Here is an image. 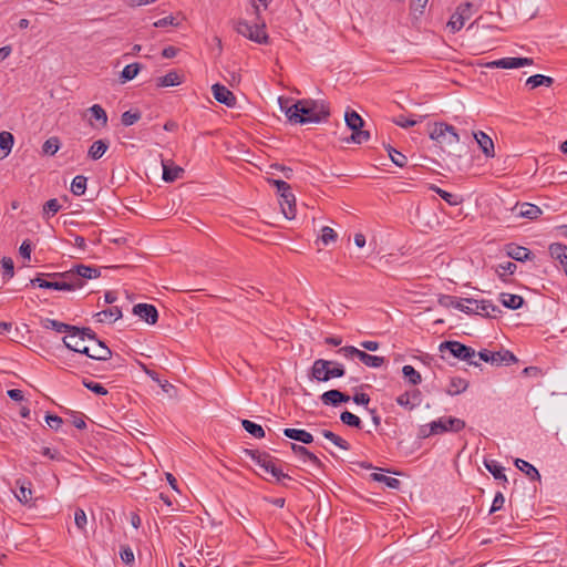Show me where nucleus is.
Listing matches in <instances>:
<instances>
[{
  "label": "nucleus",
  "instance_id": "obj_1",
  "mask_svg": "<svg viewBox=\"0 0 567 567\" xmlns=\"http://www.w3.org/2000/svg\"><path fill=\"white\" fill-rule=\"evenodd\" d=\"M279 105L291 124L305 125L326 122L330 116L329 104L323 100L279 97Z\"/></svg>",
  "mask_w": 567,
  "mask_h": 567
},
{
  "label": "nucleus",
  "instance_id": "obj_2",
  "mask_svg": "<svg viewBox=\"0 0 567 567\" xmlns=\"http://www.w3.org/2000/svg\"><path fill=\"white\" fill-rule=\"evenodd\" d=\"M346 374L344 365L337 361L317 359L313 361L310 378L318 382H327L330 379L342 378Z\"/></svg>",
  "mask_w": 567,
  "mask_h": 567
},
{
  "label": "nucleus",
  "instance_id": "obj_3",
  "mask_svg": "<svg viewBox=\"0 0 567 567\" xmlns=\"http://www.w3.org/2000/svg\"><path fill=\"white\" fill-rule=\"evenodd\" d=\"M441 352L449 351L454 358L465 361L470 365L480 367V362L475 360V350L460 341L446 340L439 347Z\"/></svg>",
  "mask_w": 567,
  "mask_h": 567
},
{
  "label": "nucleus",
  "instance_id": "obj_4",
  "mask_svg": "<svg viewBox=\"0 0 567 567\" xmlns=\"http://www.w3.org/2000/svg\"><path fill=\"white\" fill-rule=\"evenodd\" d=\"M236 31L259 44H267L269 41V37L266 32V23L260 19H256L254 24H250L247 21H239L237 23Z\"/></svg>",
  "mask_w": 567,
  "mask_h": 567
},
{
  "label": "nucleus",
  "instance_id": "obj_5",
  "mask_svg": "<svg viewBox=\"0 0 567 567\" xmlns=\"http://www.w3.org/2000/svg\"><path fill=\"white\" fill-rule=\"evenodd\" d=\"M430 138L441 146H452L460 143V135L456 128L445 122L434 123L433 128L430 131Z\"/></svg>",
  "mask_w": 567,
  "mask_h": 567
},
{
  "label": "nucleus",
  "instance_id": "obj_6",
  "mask_svg": "<svg viewBox=\"0 0 567 567\" xmlns=\"http://www.w3.org/2000/svg\"><path fill=\"white\" fill-rule=\"evenodd\" d=\"M344 121L347 126L352 131V134L348 141H351L355 144H362L370 138V132L362 130L364 125L363 118L354 110L348 109L346 111Z\"/></svg>",
  "mask_w": 567,
  "mask_h": 567
},
{
  "label": "nucleus",
  "instance_id": "obj_7",
  "mask_svg": "<svg viewBox=\"0 0 567 567\" xmlns=\"http://www.w3.org/2000/svg\"><path fill=\"white\" fill-rule=\"evenodd\" d=\"M465 426V421L455 416H443L432 421V430L436 431V435L446 432L458 433Z\"/></svg>",
  "mask_w": 567,
  "mask_h": 567
},
{
  "label": "nucleus",
  "instance_id": "obj_8",
  "mask_svg": "<svg viewBox=\"0 0 567 567\" xmlns=\"http://www.w3.org/2000/svg\"><path fill=\"white\" fill-rule=\"evenodd\" d=\"M278 462H280L279 458L268 454V457H266V460L262 461L258 466L262 468L265 473L270 474L278 483H281L284 480H291L290 475L284 473L281 468L278 467Z\"/></svg>",
  "mask_w": 567,
  "mask_h": 567
},
{
  "label": "nucleus",
  "instance_id": "obj_9",
  "mask_svg": "<svg viewBox=\"0 0 567 567\" xmlns=\"http://www.w3.org/2000/svg\"><path fill=\"white\" fill-rule=\"evenodd\" d=\"M48 274H38L33 279L30 280V285L37 286L42 289H53V290H63L71 291L72 285L61 282L58 279L47 280L43 277H48Z\"/></svg>",
  "mask_w": 567,
  "mask_h": 567
},
{
  "label": "nucleus",
  "instance_id": "obj_10",
  "mask_svg": "<svg viewBox=\"0 0 567 567\" xmlns=\"http://www.w3.org/2000/svg\"><path fill=\"white\" fill-rule=\"evenodd\" d=\"M48 278L61 279V282L72 285V290L80 289L84 286V281L79 278L75 267L63 272H51L47 275Z\"/></svg>",
  "mask_w": 567,
  "mask_h": 567
},
{
  "label": "nucleus",
  "instance_id": "obj_11",
  "mask_svg": "<svg viewBox=\"0 0 567 567\" xmlns=\"http://www.w3.org/2000/svg\"><path fill=\"white\" fill-rule=\"evenodd\" d=\"M133 313L138 316L148 324H155L158 320V311L155 306L150 303H137L133 307Z\"/></svg>",
  "mask_w": 567,
  "mask_h": 567
},
{
  "label": "nucleus",
  "instance_id": "obj_12",
  "mask_svg": "<svg viewBox=\"0 0 567 567\" xmlns=\"http://www.w3.org/2000/svg\"><path fill=\"white\" fill-rule=\"evenodd\" d=\"M463 301L465 300L457 299L456 297L449 295H441L437 300L439 305L444 308H455L466 315H473L474 308L472 307V305H464Z\"/></svg>",
  "mask_w": 567,
  "mask_h": 567
},
{
  "label": "nucleus",
  "instance_id": "obj_13",
  "mask_svg": "<svg viewBox=\"0 0 567 567\" xmlns=\"http://www.w3.org/2000/svg\"><path fill=\"white\" fill-rule=\"evenodd\" d=\"M212 92L217 102L228 107H234L236 105V96L225 85L216 83L212 86Z\"/></svg>",
  "mask_w": 567,
  "mask_h": 567
},
{
  "label": "nucleus",
  "instance_id": "obj_14",
  "mask_svg": "<svg viewBox=\"0 0 567 567\" xmlns=\"http://www.w3.org/2000/svg\"><path fill=\"white\" fill-rule=\"evenodd\" d=\"M350 399V395L337 389L328 390L320 395L322 404L327 406H339L341 403L349 402Z\"/></svg>",
  "mask_w": 567,
  "mask_h": 567
},
{
  "label": "nucleus",
  "instance_id": "obj_15",
  "mask_svg": "<svg viewBox=\"0 0 567 567\" xmlns=\"http://www.w3.org/2000/svg\"><path fill=\"white\" fill-rule=\"evenodd\" d=\"M279 204L287 219H293L296 217V197L291 188L280 195Z\"/></svg>",
  "mask_w": 567,
  "mask_h": 567
},
{
  "label": "nucleus",
  "instance_id": "obj_16",
  "mask_svg": "<svg viewBox=\"0 0 567 567\" xmlns=\"http://www.w3.org/2000/svg\"><path fill=\"white\" fill-rule=\"evenodd\" d=\"M40 323H41L42 328H44V329L54 330L60 333H62V332L68 333L70 339L72 337V332L78 331L76 326L64 323V322L58 321L55 319L44 318V319H41Z\"/></svg>",
  "mask_w": 567,
  "mask_h": 567
},
{
  "label": "nucleus",
  "instance_id": "obj_17",
  "mask_svg": "<svg viewBox=\"0 0 567 567\" xmlns=\"http://www.w3.org/2000/svg\"><path fill=\"white\" fill-rule=\"evenodd\" d=\"M87 112L91 114V126L102 128L107 125V114L100 104L92 105L87 109Z\"/></svg>",
  "mask_w": 567,
  "mask_h": 567
},
{
  "label": "nucleus",
  "instance_id": "obj_18",
  "mask_svg": "<svg viewBox=\"0 0 567 567\" xmlns=\"http://www.w3.org/2000/svg\"><path fill=\"white\" fill-rule=\"evenodd\" d=\"M291 451L300 456L303 462H310L313 466L317 468H322L323 463L318 458L317 455H315L312 452H310L308 449H306L302 445H298L296 443H289Z\"/></svg>",
  "mask_w": 567,
  "mask_h": 567
},
{
  "label": "nucleus",
  "instance_id": "obj_19",
  "mask_svg": "<svg viewBox=\"0 0 567 567\" xmlns=\"http://www.w3.org/2000/svg\"><path fill=\"white\" fill-rule=\"evenodd\" d=\"M548 251L553 259L559 261L567 275V246L560 243H553L549 245Z\"/></svg>",
  "mask_w": 567,
  "mask_h": 567
},
{
  "label": "nucleus",
  "instance_id": "obj_20",
  "mask_svg": "<svg viewBox=\"0 0 567 567\" xmlns=\"http://www.w3.org/2000/svg\"><path fill=\"white\" fill-rule=\"evenodd\" d=\"M534 60L532 58H502L497 60L498 69H517L526 65H532Z\"/></svg>",
  "mask_w": 567,
  "mask_h": 567
},
{
  "label": "nucleus",
  "instance_id": "obj_21",
  "mask_svg": "<svg viewBox=\"0 0 567 567\" xmlns=\"http://www.w3.org/2000/svg\"><path fill=\"white\" fill-rule=\"evenodd\" d=\"M122 310L117 306L110 307L105 310L96 312L93 317L96 322H113L122 318Z\"/></svg>",
  "mask_w": 567,
  "mask_h": 567
},
{
  "label": "nucleus",
  "instance_id": "obj_22",
  "mask_svg": "<svg viewBox=\"0 0 567 567\" xmlns=\"http://www.w3.org/2000/svg\"><path fill=\"white\" fill-rule=\"evenodd\" d=\"M284 435L302 444H310L313 442V435L310 432L301 429L286 427L284 429Z\"/></svg>",
  "mask_w": 567,
  "mask_h": 567
},
{
  "label": "nucleus",
  "instance_id": "obj_23",
  "mask_svg": "<svg viewBox=\"0 0 567 567\" xmlns=\"http://www.w3.org/2000/svg\"><path fill=\"white\" fill-rule=\"evenodd\" d=\"M506 254L509 258L517 261H526L530 259L532 256V251L528 248L515 244L506 246Z\"/></svg>",
  "mask_w": 567,
  "mask_h": 567
},
{
  "label": "nucleus",
  "instance_id": "obj_24",
  "mask_svg": "<svg viewBox=\"0 0 567 567\" xmlns=\"http://www.w3.org/2000/svg\"><path fill=\"white\" fill-rule=\"evenodd\" d=\"M17 484L19 485V491L16 493L17 499L23 505L31 504V502H32L31 482L18 480Z\"/></svg>",
  "mask_w": 567,
  "mask_h": 567
},
{
  "label": "nucleus",
  "instance_id": "obj_25",
  "mask_svg": "<svg viewBox=\"0 0 567 567\" xmlns=\"http://www.w3.org/2000/svg\"><path fill=\"white\" fill-rule=\"evenodd\" d=\"M499 302L511 310H517L523 307L524 305V298L519 295H512V293H501L499 295Z\"/></svg>",
  "mask_w": 567,
  "mask_h": 567
},
{
  "label": "nucleus",
  "instance_id": "obj_26",
  "mask_svg": "<svg viewBox=\"0 0 567 567\" xmlns=\"http://www.w3.org/2000/svg\"><path fill=\"white\" fill-rule=\"evenodd\" d=\"M109 147L110 142L107 140H97L90 146L87 156L93 161H97L106 153Z\"/></svg>",
  "mask_w": 567,
  "mask_h": 567
},
{
  "label": "nucleus",
  "instance_id": "obj_27",
  "mask_svg": "<svg viewBox=\"0 0 567 567\" xmlns=\"http://www.w3.org/2000/svg\"><path fill=\"white\" fill-rule=\"evenodd\" d=\"M514 464H515V466L519 471L525 473V475L529 480H532V481H540V474H539L538 470L533 464H530L529 462H527L525 460H522V458H516Z\"/></svg>",
  "mask_w": 567,
  "mask_h": 567
},
{
  "label": "nucleus",
  "instance_id": "obj_28",
  "mask_svg": "<svg viewBox=\"0 0 567 567\" xmlns=\"http://www.w3.org/2000/svg\"><path fill=\"white\" fill-rule=\"evenodd\" d=\"M163 165V179L167 183H172L179 178L184 173V169L181 166L174 165L173 163L168 164L162 161Z\"/></svg>",
  "mask_w": 567,
  "mask_h": 567
},
{
  "label": "nucleus",
  "instance_id": "obj_29",
  "mask_svg": "<svg viewBox=\"0 0 567 567\" xmlns=\"http://www.w3.org/2000/svg\"><path fill=\"white\" fill-rule=\"evenodd\" d=\"M474 137L486 156H494V143L487 134L480 131L474 133Z\"/></svg>",
  "mask_w": 567,
  "mask_h": 567
},
{
  "label": "nucleus",
  "instance_id": "obj_30",
  "mask_svg": "<svg viewBox=\"0 0 567 567\" xmlns=\"http://www.w3.org/2000/svg\"><path fill=\"white\" fill-rule=\"evenodd\" d=\"M467 388H468L467 380L460 378V377H452L450 379V385L446 389V393L449 395L454 396V395L465 392L467 390Z\"/></svg>",
  "mask_w": 567,
  "mask_h": 567
},
{
  "label": "nucleus",
  "instance_id": "obj_31",
  "mask_svg": "<svg viewBox=\"0 0 567 567\" xmlns=\"http://www.w3.org/2000/svg\"><path fill=\"white\" fill-rule=\"evenodd\" d=\"M484 465L486 470L494 476L495 480L507 483V477L504 473V467L495 460H485Z\"/></svg>",
  "mask_w": 567,
  "mask_h": 567
},
{
  "label": "nucleus",
  "instance_id": "obj_32",
  "mask_svg": "<svg viewBox=\"0 0 567 567\" xmlns=\"http://www.w3.org/2000/svg\"><path fill=\"white\" fill-rule=\"evenodd\" d=\"M430 189L437 194L444 202H446L451 206H457L463 202L460 195L446 192L436 185L432 184L430 186Z\"/></svg>",
  "mask_w": 567,
  "mask_h": 567
},
{
  "label": "nucleus",
  "instance_id": "obj_33",
  "mask_svg": "<svg viewBox=\"0 0 567 567\" xmlns=\"http://www.w3.org/2000/svg\"><path fill=\"white\" fill-rule=\"evenodd\" d=\"M517 215L528 219H536L542 215V209L537 205L523 203L518 206Z\"/></svg>",
  "mask_w": 567,
  "mask_h": 567
},
{
  "label": "nucleus",
  "instance_id": "obj_34",
  "mask_svg": "<svg viewBox=\"0 0 567 567\" xmlns=\"http://www.w3.org/2000/svg\"><path fill=\"white\" fill-rule=\"evenodd\" d=\"M553 84H554V79L550 76H547V75H543V74L532 75L526 80V83H525V85L528 87V90H534L542 85L549 87Z\"/></svg>",
  "mask_w": 567,
  "mask_h": 567
},
{
  "label": "nucleus",
  "instance_id": "obj_35",
  "mask_svg": "<svg viewBox=\"0 0 567 567\" xmlns=\"http://www.w3.org/2000/svg\"><path fill=\"white\" fill-rule=\"evenodd\" d=\"M89 358L97 361H106L112 358V351L106 346H93L89 348Z\"/></svg>",
  "mask_w": 567,
  "mask_h": 567
},
{
  "label": "nucleus",
  "instance_id": "obj_36",
  "mask_svg": "<svg viewBox=\"0 0 567 567\" xmlns=\"http://www.w3.org/2000/svg\"><path fill=\"white\" fill-rule=\"evenodd\" d=\"M182 83L181 75L177 71H169L164 76L157 79L156 85L158 87L176 86Z\"/></svg>",
  "mask_w": 567,
  "mask_h": 567
},
{
  "label": "nucleus",
  "instance_id": "obj_37",
  "mask_svg": "<svg viewBox=\"0 0 567 567\" xmlns=\"http://www.w3.org/2000/svg\"><path fill=\"white\" fill-rule=\"evenodd\" d=\"M80 279H93L101 276V270L94 266L76 265L74 266Z\"/></svg>",
  "mask_w": 567,
  "mask_h": 567
},
{
  "label": "nucleus",
  "instance_id": "obj_38",
  "mask_svg": "<svg viewBox=\"0 0 567 567\" xmlns=\"http://www.w3.org/2000/svg\"><path fill=\"white\" fill-rule=\"evenodd\" d=\"M358 359L370 368H380L385 362L384 357L372 355L362 350H360Z\"/></svg>",
  "mask_w": 567,
  "mask_h": 567
},
{
  "label": "nucleus",
  "instance_id": "obj_39",
  "mask_svg": "<svg viewBox=\"0 0 567 567\" xmlns=\"http://www.w3.org/2000/svg\"><path fill=\"white\" fill-rule=\"evenodd\" d=\"M476 355L481 361L491 363L493 365H501L503 363V359L501 358L499 351L493 352L487 349H483L478 353H476Z\"/></svg>",
  "mask_w": 567,
  "mask_h": 567
},
{
  "label": "nucleus",
  "instance_id": "obj_40",
  "mask_svg": "<svg viewBox=\"0 0 567 567\" xmlns=\"http://www.w3.org/2000/svg\"><path fill=\"white\" fill-rule=\"evenodd\" d=\"M371 478L374 482L383 483L386 487L392 488V489H399L401 487L400 480H398L395 477L386 476L381 473H372Z\"/></svg>",
  "mask_w": 567,
  "mask_h": 567
},
{
  "label": "nucleus",
  "instance_id": "obj_41",
  "mask_svg": "<svg viewBox=\"0 0 567 567\" xmlns=\"http://www.w3.org/2000/svg\"><path fill=\"white\" fill-rule=\"evenodd\" d=\"M241 426L247 431L250 435L256 439L265 437L266 433L261 425L250 421V420H241Z\"/></svg>",
  "mask_w": 567,
  "mask_h": 567
},
{
  "label": "nucleus",
  "instance_id": "obj_42",
  "mask_svg": "<svg viewBox=\"0 0 567 567\" xmlns=\"http://www.w3.org/2000/svg\"><path fill=\"white\" fill-rule=\"evenodd\" d=\"M62 341L68 349L82 354H89V347L84 346V341H80L79 338L70 339L69 336H66Z\"/></svg>",
  "mask_w": 567,
  "mask_h": 567
},
{
  "label": "nucleus",
  "instance_id": "obj_43",
  "mask_svg": "<svg viewBox=\"0 0 567 567\" xmlns=\"http://www.w3.org/2000/svg\"><path fill=\"white\" fill-rule=\"evenodd\" d=\"M321 434L323 435V437H326L327 440L332 442L336 446L340 447L341 450L348 451V450L351 449V445H350V443L348 441H346L341 436L337 435L332 431L322 430Z\"/></svg>",
  "mask_w": 567,
  "mask_h": 567
},
{
  "label": "nucleus",
  "instance_id": "obj_44",
  "mask_svg": "<svg viewBox=\"0 0 567 567\" xmlns=\"http://www.w3.org/2000/svg\"><path fill=\"white\" fill-rule=\"evenodd\" d=\"M141 69H142V64H140L137 62L127 64L121 72V76H120L121 82L125 83L127 81L133 80L138 74Z\"/></svg>",
  "mask_w": 567,
  "mask_h": 567
},
{
  "label": "nucleus",
  "instance_id": "obj_45",
  "mask_svg": "<svg viewBox=\"0 0 567 567\" xmlns=\"http://www.w3.org/2000/svg\"><path fill=\"white\" fill-rule=\"evenodd\" d=\"M87 178L83 175H76L71 183V193L75 196H82L86 190Z\"/></svg>",
  "mask_w": 567,
  "mask_h": 567
},
{
  "label": "nucleus",
  "instance_id": "obj_46",
  "mask_svg": "<svg viewBox=\"0 0 567 567\" xmlns=\"http://www.w3.org/2000/svg\"><path fill=\"white\" fill-rule=\"evenodd\" d=\"M340 420L343 424L350 426V427H354V429H358V430H361L362 429V421L359 416H357L355 414L349 412V411H343L341 412L340 414Z\"/></svg>",
  "mask_w": 567,
  "mask_h": 567
},
{
  "label": "nucleus",
  "instance_id": "obj_47",
  "mask_svg": "<svg viewBox=\"0 0 567 567\" xmlns=\"http://www.w3.org/2000/svg\"><path fill=\"white\" fill-rule=\"evenodd\" d=\"M385 148H386L388 154H389L391 161L393 162V164H395L399 167L406 166L408 157L404 154H402L401 152L396 151L391 145H386Z\"/></svg>",
  "mask_w": 567,
  "mask_h": 567
},
{
  "label": "nucleus",
  "instance_id": "obj_48",
  "mask_svg": "<svg viewBox=\"0 0 567 567\" xmlns=\"http://www.w3.org/2000/svg\"><path fill=\"white\" fill-rule=\"evenodd\" d=\"M402 373H403L404 378L408 379L409 382L413 385H417L422 381V377H421L420 372L416 371L414 369V367H412V365H409V364L404 365L402 368Z\"/></svg>",
  "mask_w": 567,
  "mask_h": 567
},
{
  "label": "nucleus",
  "instance_id": "obj_49",
  "mask_svg": "<svg viewBox=\"0 0 567 567\" xmlns=\"http://www.w3.org/2000/svg\"><path fill=\"white\" fill-rule=\"evenodd\" d=\"M60 140L56 136L49 137L42 145V152L45 155H54L60 150Z\"/></svg>",
  "mask_w": 567,
  "mask_h": 567
},
{
  "label": "nucleus",
  "instance_id": "obj_50",
  "mask_svg": "<svg viewBox=\"0 0 567 567\" xmlns=\"http://www.w3.org/2000/svg\"><path fill=\"white\" fill-rule=\"evenodd\" d=\"M61 209V205L56 198H51L43 205V218L54 216Z\"/></svg>",
  "mask_w": 567,
  "mask_h": 567
},
{
  "label": "nucleus",
  "instance_id": "obj_51",
  "mask_svg": "<svg viewBox=\"0 0 567 567\" xmlns=\"http://www.w3.org/2000/svg\"><path fill=\"white\" fill-rule=\"evenodd\" d=\"M96 337H97L96 333L91 328L78 327V331L72 332L71 339L79 338L80 341H84L85 339L93 341V340H96Z\"/></svg>",
  "mask_w": 567,
  "mask_h": 567
},
{
  "label": "nucleus",
  "instance_id": "obj_52",
  "mask_svg": "<svg viewBox=\"0 0 567 567\" xmlns=\"http://www.w3.org/2000/svg\"><path fill=\"white\" fill-rule=\"evenodd\" d=\"M1 266H2V278L4 281H8L14 275L13 260L10 257H3L1 259Z\"/></svg>",
  "mask_w": 567,
  "mask_h": 567
},
{
  "label": "nucleus",
  "instance_id": "obj_53",
  "mask_svg": "<svg viewBox=\"0 0 567 567\" xmlns=\"http://www.w3.org/2000/svg\"><path fill=\"white\" fill-rule=\"evenodd\" d=\"M14 137L10 132L2 131L0 133V148L6 151V155H8L13 146Z\"/></svg>",
  "mask_w": 567,
  "mask_h": 567
},
{
  "label": "nucleus",
  "instance_id": "obj_54",
  "mask_svg": "<svg viewBox=\"0 0 567 567\" xmlns=\"http://www.w3.org/2000/svg\"><path fill=\"white\" fill-rule=\"evenodd\" d=\"M82 384L90 391H92L93 393L97 394V395H106L107 394V390L105 386H103L101 383H97V382H94L92 380H89V379H83L82 380Z\"/></svg>",
  "mask_w": 567,
  "mask_h": 567
},
{
  "label": "nucleus",
  "instance_id": "obj_55",
  "mask_svg": "<svg viewBox=\"0 0 567 567\" xmlns=\"http://www.w3.org/2000/svg\"><path fill=\"white\" fill-rule=\"evenodd\" d=\"M244 455L247 457H250L257 465H259L262 461L268 457V452L259 451V450H251V449H245L243 451Z\"/></svg>",
  "mask_w": 567,
  "mask_h": 567
},
{
  "label": "nucleus",
  "instance_id": "obj_56",
  "mask_svg": "<svg viewBox=\"0 0 567 567\" xmlns=\"http://www.w3.org/2000/svg\"><path fill=\"white\" fill-rule=\"evenodd\" d=\"M464 23H465L464 18L458 12L455 11L452 14L450 21L447 22V28H450V30L453 33H455V32H458L464 27Z\"/></svg>",
  "mask_w": 567,
  "mask_h": 567
},
{
  "label": "nucleus",
  "instance_id": "obj_57",
  "mask_svg": "<svg viewBox=\"0 0 567 567\" xmlns=\"http://www.w3.org/2000/svg\"><path fill=\"white\" fill-rule=\"evenodd\" d=\"M319 241H321L323 245H329L330 243L332 241H336L337 240V233L329 226H323L321 228V235L318 239Z\"/></svg>",
  "mask_w": 567,
  "mask_h": 567
},
{
  "label": "nucleus",
  "instance_id": "obj_58",
  "mask_svg": "<svg viewBox=\"0 0 567 567\" xmlns=\"http://www.w3.org/2000/svg\"><path fill=\"white\" fill-rule=\"evenodd\" d=\"M146 374L155 382L159 384V386L165 391L166 393H169L172 390H175V386L169 383L167 380H161L158 377V373H156L154 370H146Z\"/></svg>",
  "mask_w": 567,
  "mask_h": 567
},
{
  "label": "nucleus",
  "instance_id": "obj_59",
  "mask_svg": "<svg viewBox=\"0 0 567 567\" xmlns=\"http://www.w3.org/2000/svg\"><path fill=\"white\" fill-rule=\"evenodd\" d=\"M465 302L468 303V305H472V307L474 308V313L473 315H480L481 313H486L488 311L487 309V305H488V300H481V301H477L473 298H464Z\"/></svg>",
  "mask_w": 567,
  "mask_h": 567
},
{
  "label": "nucleus",
  "instance_id": "obj_60",
  "mask_svg": "<svg viewBox=\"0 0 567 567\" xmlns=\"http://www.w3.org/2000/svg\"><path fill=\"white\" fill-rule=\"evenodd\" d=\"M395 401L400 406L406 409L408 411H412L417 406V403L411 401V394L408 391L400 394Z\"/></svg>",
  "mask_w": 567,
  "mask_h": 567
},
{
  "label": "nucleus",
  "instance_id": "obj_61",
  "mask_svg": "<svg viewBox=\"0 0 567 567\" xmlns=\"http://www.w3.org/2000/svg\"><path fill=\"white\" fill-rule=\"evenodd\" d=\"M517 269V266L516 264L512 262V261H506V262H503V264H499L497 266V274L498 276L505 281L504 279V276L505 275H513Z\"/></svg>",
  "mask_w": 567,
  "mask_h": 567
},
{
  "label": "nucleus",
  "instance_id": "obj_62",
  "mask_svg": "<svg viewBox=\"0 0 567 567\" xmlns=\"http://www.w3.org/2000/svg\"><path fill=\"white\" fill-rule=\"evenodd\" d=\"M141 118V113L138 111L132 112V111H125L121 115V122L124 126H131L135 124Z\"/></svg>",
  "mask_w": 567,
  "mask_h": 567
},
{
  "label": "nucleus",
  "instance_id": "obj_63",
  "mask_svg": "<svg viewBox=\"0 0 567 567\" xmlns=\"http://www.w3.org/2000/svg\"><path fill=\"white\" fill-rule=\"evenodd\" d=\"M74 523L79 529L84 530L85 525L87 523V518L85 512L82 508L75 509Z\"/></svg>",
  "mask_w": 567,
  "mask_h": 567
},
{
  "label": "nucleus",
  "instance_id": "obj_64",
  "mask_svg": "<svg viewBox=\"0 0 567 567\" xmlns=\"http://www.w3.org/2000/svg\"><path fill=\"white\" fill-rule=\"evenodd\" d=\"M120 556L122 561L126 565H132L134 563V553L130 546H122Z\"/></svg>",
  "mask_w": 567,
  "mask_h": 567
}]
</instances>
